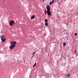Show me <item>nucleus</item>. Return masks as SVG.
<instances>
[{"instance_id": "obj_1", "label": "nucleus", "mask_w": 78, "mask_h": 78, "mask_svg": "<svg viewBox=\"0 0 78 78\" xmlns=\"http://www.w3.org/2000/svg\"><path fill=\"white\" fill-rule=\"evenodd\" d=\"M17 42L16 41H12L10 43L12 45L10 46L9 48L10 49H13L14 47L16 46V44Z\"/></svg>"}, {"instance_id": "obj_2", "label": "nucleus", "mask_w": 78, "mask_h": 78, "mask_svg": "<svg viewBox=\"0 0 78 78\" xmlns=\"http://www.w3.org/2000/svg\"><path fill=\"white\" fill-rule=\"evenodd\" d=\"M46 9L47 10L46 11V13L48 14V16H50L51 13L50 11V5H48L46 7Z\"/></svg>"}, {"instance_id": "obj_3", "label": "nucleus", "mask_w": 78, "mask_h": 78, "mask_svg": "<svg viewBox=\"0 0 78 78\" xmlns=\"http://www.w3.org/2000/svg\"><path fill=\"white\" fill-rule=\"evenodd\" d=\"M14 23V20H11L9 23V25L10 26H12L13 24Z\"/></svg>"}, {"instance_id": "obj_4", "label": "nucleus", "mask_w": 78, "mask_h": 78, "mask_svg": "<svg viewBox=\"0 0 78 78\" xmlns=\"http://www.w3.org/2000/svg\"><path fill=\"white\" fill-rule=\"evenodd\" d=\"M0 37L1 38V39H5V36L4 35H1L0 36Z\"/></svg>"}, {"instance_id": "obj_5", "label": "nucleus", "mask_w": 78, "mask_h": 78, "mask_svg": "<svg viewBox=\"0 0 78 78\" xmlns=\"http://www.w3.org/2000/svg\"><path fill=\"white\" fill-rule=\"evenodd\" d=\"M34 17H35V15H34L32 16L31 17V19H34Z\"/></svg>"}, {"instance_id": "obj_6", "label": "nucleus", "mask_w": 78, "mask_h": 78, "mask_svg": "<svg viewBox=\"0 0 78 78\" xmlns=\"http://www.w3.org/2000/svg\"><path fill=\"white\" fill-rule=\"evenodd\" d=\"M6 39H1L2 41V42H5V40H6Z\"/></svg>"}, {"instance_id": "obj_7", "label": "nucleus", "mask_w": 78, "mask_h": 78, "mask_svg": "<svg viewBox=\"0 0 78 78\" xmlns=\"http://www.w3.org/2000/svg\"><path fill=\"white\" fill-rule=\"evenodd\" d=\"M44 22H48V20H47V19H45L44 20Z\"/></svg>"}, {"instance_id": "obj_8", "label": "nucleus", "mask_w": 78, "mask_h": 78, "mask_svg": "<svg viewBox=\"0 0 78 78\" xmlns=\"http://www.w3.org/2000/svg\"><path fill=\"white\" fill-rule=\"evenodd\" d=\"M70 76V74H67L66 75V76Z\"/></svg>"}, {"instance_id": "obj_9", "label": "nucleus", "mask_w": 78, "mask_h": 78, "mask_svg": "<svg viewBox=\"0 0 78 78\" xmlns=\"http://www.w3.org/2000/svg\"><path fill=\"white\" fill-rule=\"evenodd\" d=\"M54 1H55V0H52L51 2V3H54Z\"/></svg>"}, {"instance_id": "obj_10", "label": "nucleus", "mask_w": 78, "mask_h": 78, "mask_svg": "<svg viewBox=\"0 0 78 78\" xmlns=\"http://www.w3.org/2000/svg\"><path fill=\"white\" fill-rule=\"evenodd\" d=\"M45 26H47V25H48V23H45Z\"/></svg>"}, {"instance_id": "obj_11", "label": "nucleus", "mask_w": 78, "mask_h": 78, "mask_svg": "<svg viewBox=\"0 0 78 78\" xmlns=\"http://www.w3.org/2000/svg\"><path fill=\"white\" fill-rule=\"evenodd\" d=\"M36 63H35L34 64V66H33V67H35V66H36Z\"/></svg>"}, {"instance_id": "obj_12", "label": "nucleus", "mask_w": 78, "mask_h": 78, "mask_svg": "<svg viewBox=\"0 0 78 78\" xmlns=\"http://www.w3.org/2000/svg\"><path fill=\"white\" fill-rule=\"evenodd\" d=\"M63 46H65L66 45V43H64L63 44Z\"/></svg>"}, {"instance_id": "obj_13", "label": "nucleus", "mask_w": 78, "mask_h": 78, "mask_svg": "<svg viewBox=\"0 0 78 78\" xmlns=\"http://www.w3.org/2000/svg\"><path fill=\"white\" fill-rule=\"evenodd\" d=\"M49 4L50 5H51V4H52V3H51V2H50Z\"/></svg>"}, {"instance_id": "obj_14", "label": "nucleus", "mask_w": 78, "mask_h": 78, "mask_svg": "<svg viewBox=\"0 0 78 78\" xmlns=\"http://www.w3.org/2000/svg\"><path fill=\"white\" fill-rule=\"evenodd\" d=\"M75 34V36H76V35H77V34H76V33H75V34Z\"/></svg>"}, {"instance_id": "obj_15", "label": "nucleus", "mask_w": 78, "mask_h": 78, "mask_svg": "<svg viewBox=\"0 0 78 78\" xmlns=\"http://www.w3.org/2000/svg\"><path fill=\"white\" fill-rule=\"evenodd\" d=\"M34 54H35V53H34V52L33 53V56H34Z\"/></svg>"}, {"instance_id": "obj_16", "label": "nucleus", "mask_w": 78, "mask_h": 78, "mask_svg": "<svg viewBox=\"0 0 78 78\" xmlns=\"http://www.w3.org/2000/svg\"><path fill=\"white\" fill-rule=\"evenodd\" d=\"M45 12H46V9H45L44 10Z\"/></svg>"}, {"instance_id": "obj_17", "label": "nucleus", "mask_w": 78, "mask_h": 78, "mask_svg": "<svg viewBox=\"0 0 78 78\" xmlns=\"http://www.w3.org/2000/svg\"><path fill=\"white\" fill-rule=\"evenodd\" d=\"M45 15H46V14H47V13H46V12H45Z\"/></svg>"}, {"instance_id": "obj_18", "label": "nucleus", "mask_w": 78, "mask_h": 78, "mask_svg": "<svg viewBox=\"0 0 78 78\" xmlns=\"http://www.w3.org/2000/svg\"><path fill=\"white\" fill-rule=\"evenodd\" d=\"M75 50V53H76V50Z\"/></svg>"}, {"instance_id": "obj_19", "label": "nucleus", "mask_w": 78, "mask_h": 78, "mask_svg": "<svg viewBox=\"0 0 78 78\" xmlns=\"http://www.w3.org/2000/svg\"><path fill=\"white\" fill-rule=\"evenodd\" d=\"M37 50H37V51H36V52H37Z\"/></svg>"}, {"instance_id": "obj_20", "label": "nucleus", "mask_w": 78, "mask_h": 78, "mask_svg": "<svg viewBox=\"0 0 78 78\" xmlns=\"http://www.w3.org/2000/svg\"><path fill=\"white\" fill-rule=\"evenodd\" d=\"M43 1H45V0H43Z\"/></svg>"}, {"instance_id": "obj_21", "label": "nucleus", "mask_w": 78, "mask_h": 78, "mask_svg": "<svg viewBox=\"0 0 78 78\" xmlns=\"http://www.w3.org/2000/svg\"><path fill=\"white\" fill-rule=\"evenodd\" d=\"M34 53H36V51H35Z\"/></svg>"}]
</instances>
